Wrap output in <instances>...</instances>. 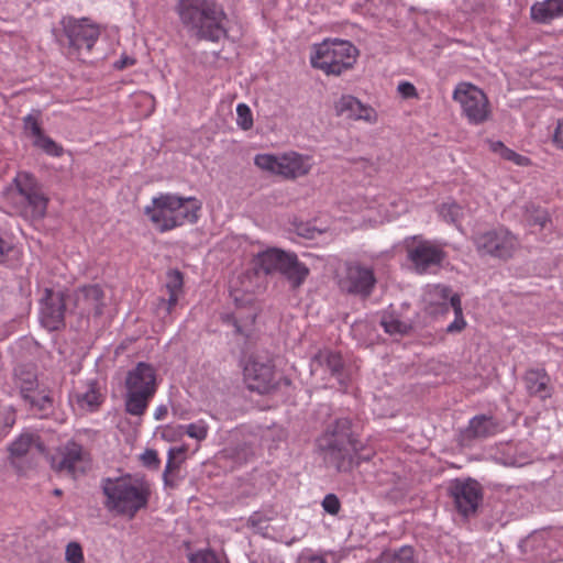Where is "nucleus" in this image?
<instances>
[{"mask_svg":"<svg viewBox=\"0 0 563 563\" xmlns=\"http://www.w3.org/2000/svg\"><path fill=\"white\" fill-rule=\"evenodd\" d=\"M12 464L27 455L32 457L46 453V446L42 438L32 431L22 432L8 448Z\"/></svg>","mask_w":563,"mask_h":563,"instance_id":"nucleus-20","label":"nucleus"},{"mask_svg":"<svg viewBox=\"0 0 563 563\" xmlns=\"http://www.w3.org/2000/svg\"><path fill=\"white\" fill-rule=\"evenodd\" d=\"M73 301L80 317H100L104 307V292L98 284L85 285L73 292Z\"/></svg>","mask_w":563,"mask_h":563,"instance_id":"nucleus-19","label":"nucleus"},{"mask_svg":"<svg viewBox=\"0 0 563 563\" xmlns=\"http://www.w3.org/2000/svg\"><path fill=\"white\" fill-rule=\"evenodd\" d=\"M407 258L418 274H427L440 268L446 260V252L437 241L426 240L421 235L405 240Z\"/></svg>","mask_w":563,"mask_h":563,"instance_id":"nucleus-11","label":"nucleus"},{"mask_svg":"<svg viewBox=\"0 0 563 563\" xmlns=\"http://www.w3.org/2000/svg\"><path fill=\"white\" fill-rule=\"evenodd\" d=\"M529 396L545 400L552 396L550 376L543 368H530L522 377Z\"/></svg>","mask_w":563,"mask_h":563,"instance_id":"nucleus-22","label":"nucleus"},{"mask_svg":"<svg viewBox=\"0 0 563 563\" xmlns=\"http://www.w3.org/2000/svg\"><path fill=\"white\" fill-rule=\"evenodd\" d=\"M224 455L232 460L235 464H244L249 461L251 456H253L252 448L246 442L236 443L235 445H230L223 451Z\"/></svg>","mask_w":563,"mask_h":563,"instance_id":"nucleus-36","label":"nucleus"},{"mask_svg":"<svg viewBox=\"0 0 563 563\" xmlns=\"http://www.w3.org/2000/svg\"><path fill=\"white\" fill-rule=\"evenodd\" d=\"M310 367L311 372H317L319 368H325L329 371L331 376L341 382L344 371V361L339 352L322 350L313 355Z\"/></svg>","mask_w":563,"mask_h":563,"instance_id":"nucleus-27","label":"nucleus"},{"mask_svg":"<svg viewBox=\"0 0 563 563\" xmlns=\"http://www.w3.org/2000/svg\"><path fill=\"white\" fill-rule=\"evenodd\" d=\"M389 563H417L413 549L408 545L401 547L390 555Z\"/></svg>","mask_w":563,"mask_h":563,"instance_id":"nucleus-45","label":"nucleus"},{"mask_svg":"<svg viewBox=\"0 0 563 563\" xmlns=\"http://www.w3.org/2000/svg\"><path fill=\"white\" fill-rule=\"evenodd\" d=\"M531 19L540 24H550L563 16V0L537 1L530 8Z\"/></svg>","mask_w":563,"mask_h":563,"instance_id":"nucleus-29","label":"nucleus"},{"mask_svg":"<svg viewBox=\"0 0 563 563\" xmlns=\"http://www.w3.org/2000/svg\"><path fill=\"white\" fill-rule=\"evenodd\" d=\"M448 494L459 515L465 519L475 516L483 500L482 485L471 477L452 481L448 487Z\"/></svg>","mask_w":563,"mask_h":563,"instance_id":"nucleus-17","label":"nucleus"},{"mask_svg":"<svg viewBox=\"0 0 563 563\" xmlns=\"http://www.w3.org/2000/svg\"><path fill=\"white\" fill-rule=\"evenodd\" d=\"M189 563H221L213 551L202 550L189 556Z\"/></svg>","mask_w":563,"mask_h":563,"instance_id":"nucleus-49","label":"nucleus"},{"mask_svg":"<svg viewBox=\"0 0 563 563\" xmlns=\"http://www.w3.org/2000/svg\"><path fill=\"white\" fill-rule=\"evenodd\" d=\"M297 233L305 239L312 240L316 239V236L319 235L321 231L308 224H300L297 227Z\"/></svg>","mask_w":563,"mask_h":563,"instance_id":"nucleus-53","label":"nucleus"},{"mask_svg":"<svg viewBox=\"0 0 563 563\" xmlns=\"http://www.w3.org/2000/svg\"><path fill=\"white\" fill-rule=\"evenodd\" d=\"M21 399L29 410L38 413L42 418L47 417L54 408L52 390L44 385H38L33 393L25 394Z\"/></svg>","mask_w":563,"mask_h":563,"instance_id":"nucleus-25","label":"nucleus"},{"mask_svg":"<svg viewBox=\"0 0 563 563\" xmlns=\"http://www.w3.org/2000/svg\"><path fill=\"white\" fill-rule=\"evenodd\" d=\"M69 297L64 291L45 288L40 301V321L45 329L58 331L65 327L66 299Z\"/></svg>","mask_w":563,"mask_h":563,"instance_id":"nucleus-18","label":"nucleus"},{"mask_svg":"<svg viewBox=\"0 0 563 563\" xmlns=\"http://www.w3.org/2000/svg\"><path fill=\"white\" fill-rule=\"evenodd\" d=\"M404 98H416L418 96L416 87L409 81H401L397 88Z\"/></svg>","mask_w":563,"mask_h":563,"instance_id":"nucleus-52","label":"nucleus"},{"mask_svg":"<svg viewBox=\"0 0 563 563\" xmlns=\"http://www.w3.org/2000/svg\"><path fill=\"white\" fill-rule=\"evenodd\" d=\"M311 165L309 158L301 154L290 152L279 156L278 175L295 179L309 173Z\"/></svg>","mask_w":563,"mask_h":563,"instance_id":"nucleus-26","label":"nucleus"},{"mask_svg":"<svg viewBox=\"0 0 563 563\" xmlns=\"http://www.w3.org/2000/svg\"><path fill=\"white\" fill-rule=\"evenodd\" d=\"M16 421L15 410L11 407L0 408V439L5 438Z\"/></svg>","mask_w":563,"mask_h":563,"instance_id":"nucleus-39","label":"nucleus"},{"mask_svg":"<svg viewBox=\"0 0 563 563\" xmlns=\"http://www.w3.org/2000/svg\"><path fill=\"white\" fill-rule=\"evenodd\" d=\"M178 302V292H168V298H159L156 309L157 313L161 314L163 318L169 316L172 313V310Z\"/></svg>","mask_w":563,"mask_h":563,"instance_id":"nucleus-44","label":"nucleus"},{"mask_svg":"<svg viewBox=\"0 0 563 563\" xmlns=\"http://www.w3.org/2000/svg\"><path fill=\"white\" fill-rule=\"evenodd\" d=\"M377 284L374 267L358 260L344 263L343 274L339 279L340 289L352 296L367 299Z\"/></svg>","mask_w":563,"mask_h":563,"instance_id":"nucleus-12","label":"nucleus"},{"mask_svg":"<svg viewBox=\"0 0 563 563\" xmlns=\"http://www.w3.org/2000/svg\"><path fill=\"white\" fill-rule=\"evenodd\" d=\"M168 413V408L166 405H159L154 411L155 420H163Z\"/></svg>","mask_w":563,"mask_h":563,"instance_id":"nucleus-58","label":"nucleus"},{"mask_svg":"<svg viewBox=\"0 0 563 563\" xmlns=\"http://www.w3.org/2000/svg\"><path fill=\"white\" fill-rule=\"evenodd\" d=\"M124 387L125 412L142 417L157 391L156 371L153 365L139 362L126 373Z\"/></svg>","mask_w":563,"mask_h":563,"instance_id":"nucleus-5","label":"nucleus"},{"mask_svg":"<svg viewBox=\"0 0 563 563\" xmlns=\"http://www.w3.org/2000/svg\"><path fill=\"white\" fill-rule=\"evenodd\" d=\"M459 102L467 122L472 125L485 123L492 114L489 101L484 91L468 82H461L456 86L452 96Z\"/></svg>","mask_w":563,"mask_h":563,"instance_id":"nucleus-13","label":"nucleus"},{"mask_svg":"<svg viewBox=\"0 0 563 563\" xmlns=\"http://www.w3.org/2000/svg\"><path fill=\"white\" fill-rule=\"evenodd\" d=\"M357 56L358 49L350 41L325 38L313 45L310 63L327 75L340 76L354 66Z\"/></svg>","mask_w":563,"mask_h":563,"instance_id":"nucleus-7","label":"nucleus"},{"mask_svg":"<svg viewBox=\"0 0 563 563\" xmlns=\"http://www.w3.org/2000/svg\"><path fill=\"white\" fill-rule=\"evenodd\" d=\"M321 506L323 510L331 516H336L341 510V501L339 497L332 493L324 496Z\"/></svg>","mask_w":563,"mask_h":563,"instance_id":"nucleus-46","label":"nucleus"},{"mask_svg":"<svg viewBox=\"0 0 563 563\" xmlns=\"http://www.w3.org/2000/svg\"><path fill=\"white\" fill-rule=\"evenodd\" d=\"M476 250L484 255H490L500 260H507L512 256L519 242L515 234L507 228L498 227L474 238Z\"/></svg>","mask_w":563,"mask_h":563,"instance_id":"nucleus-16","label":"nucleus"},{"mask_svg":"<svg viewBox=\"0 0 563 563\" xmlns=\"http://www.w3.org/2000/svg\"><path fill=\"white\" fill-rule=\"evenodd\" d=\"M65 558L68 563H84V553L78 542H69L66 547Z\"/></svg>","mask_w":563,"mask_h":563,"instance_id":"nucleus-47","label":"nucleus"},{"mask_svg":"<svg viewBox=\"0 0 563 563\" xmlns=\"http://www.w3.org/2000/svg\"><path fill=\"white\" fill-rule=\"evenodd\" d=\"M13 383L20 397L33 393L40 384L37 368L33 364H20L13 369Z\"/></svg>","mask_w":563,"mask_h":563,"instance_id":"nucleus-30","label":"nucleus"},{"mask_svg":"<svg viewBox=\"0 0 563 563\" xmlns=\"http://www.w3.org/2000/svg\"><path fill=\"white\" fill-rule=\"evenodd\" d=\"M90 465V454L76 441H67L51 456L52 468L59 473L77 478L86 473Z\"/></svg>","mask_w":563,"mask_h":563,"instance_id":"nucleus-14","label":"nucleus"},{"mask_svg":"<svg viewBox=\"0 0 563 563\" xmlns=\"http://www.w3.org/2000/svg\"><path fill=\"white\" fill-rule=\"evenodd\" d=\"M186 434L197 441H202L208 435V426L203 420H199L194 423H189L184 427Z\"/></svg>","mask_w":563,"mask_h":563,"instance_id":"nucleus-43","label":"nucleus"},{"mask_svg":"<svg viewBox=\"0 0 563 563\" xmlns=\"http://www.w3.org/2000/svg\"><path fill=\"white\" fill-rule=\"evenodd\" d=\"M336 115H344L346 119L373 121L374 110L369 106L362 103L357 98L351 95H343L334 106Z\"/></svg>","mask_w":563,"mask_h":563,"instance_id":"nucleus-23","label":"nucleus"},{"mask_svg":"<svg viewBox=\"0 0 563 563\" xmlns=\"http://www.w3.org/2000/svg\"><path fill=\"white\" fill-rule=\"evenodd\" d=\"M15 199L21 206V214L30 219H42L46 214L48 198L34 175L20 172L13 179Z\"/></svg>","mask_w":563,"mask_h":563,"instance_id":"nucleus-10","label":"nucleus"},{"mask_svg":"<svg viewBox=\"0 0 563 563\" xmlns=\"http://www.w3.org/2000/svg\"><path fill=\"white\" fill-rule=\"evenodd\" d=\"M75 399L81 409L96 411L103 402L104 397L100 391L98 380L88 379L76 391Z\"/></svg>","mask_w":563,"mask_h":563,"instance_id":"nucleus-28","label":"nucleus"},{"mask_svg":"<svg viewBox=\"0 0 563 563\" xmlns=\"http://www.w3.org/2000/svg\"><path fill=\"white\" fill-rule=\"evenodd\" d=\"M232 296L234 298V301L236 302V306L240 307V298L236 294L232 292Z\"/></svg>","mask_w":563,"mask_h":563,"instance_id":"nucleus-59","label":"nucleus"},{"mask_svg":"<svg viewBox=\"0 0 563 563\" xmlns=\"http://www.w3.org/2000/svg\"><path fill=\"white\" fill-rule=\"evenodd\" d=\"M141 461L144 466H146L148 468H154V470H157L161 464L158 454L153 449L145 450V452L141 455Z\"/></svg>","mask_w":563,"mask_h":563,"instance_id":"nucleus-50","label":"nucleus"},{"mask_svg":"<svg viewBox=\"0 0 563 563\" xmlns=\"http://www.w3.org/2000/svg\"><path fill=\"white\" fill-rule=\"evenodd\" d=\"M40 118V110H33L31 113L23 118L24 132L26 133V135L33 137V140H36L44 133L41 126Z\"/></svg>","mask_w":563,"mask_h":563,"instance_id":"nucleus-37","label":"nucleus"},{"mask_svg":"<svg viewBox=\"0 0 563 563\" xmlns=\"http://www.w3.org/2000/svg\"><path fill=\"white\" fill-rule=\"evenodd\" d=\"M54 495H56V496L62 495V489H59V488L54 489Z\"/></svg>","mask_w":563,"mask_h":563,"instance_id":"nucleus-60","label":"nucleus"},{"mask_svg":"<svg viewBox=\"0 0 563 563\" xmlns=\"http://www.w3.org/2000/svg\"><path fill=\"white\" fill-rule=\"evenodd\" d=\"M439 213L448 223H456L462 217V208L456 202L442 203Z\"/></svg>","mask_w":563,"mask_h":563,"instance_id":"nucleus-40","label":"nucleus"},{"mask_svg":"<svg viewBox=\"0 0 563 563\" xmlns=\"http://www.w3.org/2000/svg\"><path fill=\"white\" fill-rule=\"evenodd\" d=\"M174 10L188 36L211 43L229 37V18L218 0H177Z\"/></svg>","mask_w":563,"mask_h":563,"instance_id":"nucleus-1","label":"nucleus"},{"mask_svg":"<svg viewBox=\"0 0 563 563\" xmlns=\"http://www.w3.org/2000/svg\"><path fill=\"white\" fill-rule=\"evenodd\" d=\"M251 563H285L282 556L271 552H262Z\"/></svg>","mask_w":563,"mask_h":563,"instance_id":"nucleus-51","label":"nucleus"},{"mask_svg":"<svg viewBox=\"0 0 563 563\" xmlns=\"http://www.w3.org/2000/svg\"><path fill=\"white\" fill-rule=\"evenodd\" d=\"M200 208V202L194 197L161 194L145 207L144 213L159 232H166L185 223H196Z\"/></svg>","mask_w":563,"mask_h":563,"instance_id":"nucleus-3","label":"nucleus"},{"mask_svg":"<svg viewBox=\"0 0 563 563\" xmlns=\"http://www.w3.org/2000/svg\"><path fill=\"white\" fill-rule=\"evenodd\" d=\"M33 145L41 148L47 155L54 157H59L63 154V147L45 133H43L36 140H33Z\"/></svg>","mask_w":563,"mask_h":563,"instance_id":"nucleus-38","label":"nucleus"},{"mask_svg":"<svg viewBox=\"0 0 563 563\" xmlns=\"http://www.w3.org/2000/svg\"><path fill=\"white\" fill-rule=\"evenodd\" d=\"M347 452L351 457V466L347 470H335L338 473H350L361 463L371 461L374 455L371 450L364 448L361 441L356 442V445L347 448Z\"/></svg>","mask_w":563,"mask_h":563,"instance_id":"nucleus-34","label":"nucleus"},{"mask_svg":"<svg viewBox=\"0 0 563 563\" xmlns=\"http://www.w3.org/2000/svg\"><path fill=\"white\" fill-rule=\"evenodd\" d=\"M135 63H136L135 58L126 56V55H122L120 57V59L114 62L113 67L117 70H122V69H124L126 67L133 66Z\"/></svg>","mask_w":563,"mask_h":563,"instance_id":"nucleus-55","label":"nucleus"},{"mask_svg":"<svg viewBox=\"0 0 563 563\" xmlns=\"http://www.w3.org/2000/svg\"><path fill=\"white\" fill-rule=\"evenodd\" d=\"M501 423L493 416L478 415L473 417L465 430L466 439H486L499 433Z\"/></svg>","mask_w":563,"mask_h":563,"instance_id":"nucleus-24","label":"nucleus"},{"mask_svg":"<svg viewBox=\"0 0 563 563\" xmlns=\"http://www.w3.org/2000/svg\"><path fill=\"white\" fill-rule=\"evenodd\" d=\"M299 563H327V561L321 555L309 554L300 556Z\"/></svg>","mask_w":563,"mask_h":563,"instance_id":"nucleus-57","label":"nucleus"},{"mask_svg":"<svg viewBox=\"0 0 563 563\" xmlns=\"http://www.w3.org/2000/svg\"><path fill=\"white\" fill-rule=\"evenodd\" d=\"M12 249V244L0 236V264L4 263L7 255Z\"/></svg>","mask_w":563,"mask_h":563,"instance_id":"nucleus-56","label":"nucleus"},{"mask_svg":"<svg viewBox=\"0 0 563 563\" xmlns=\"http://www.w3.org/2000/svg\"><path fill=\"white\" fill-rule=\"evenodd\" d=\"M408 307V305H406ZM405 305L400 308H396L390 305L386 310L383 311L380 317V325L384 331L389 335H407L413 328V321L410 318L404 316L402 310Z\"/></svg>","mask_w":563,"mask_h":563,"instance_id":"nucleus-21","label":"nucleus"},{"mask_svg":"<svg viewBox=\"0 0 563 563\" xmlns=\"http://www.w3.org/2000/svg\"><path fill=\"white\" fill-rule=\"evenodd\" d=\"M256 317V309L254 307H250L246 313L236 311L234 313H227L222 316V321L228 325H232L236 335L249 338L251 335Z\"/></svg>","mask_w":563,"mask_h":563,"instance_id":"nucleus-31","label":"nucleus"},{"mask_svg":"<svg viewBox=\"0 0 563 563\" xmlns=\"http://www.w3.org/2000/svg\"><path fill=\"white\" fill-rule=\"evenodd\" d=\"M257 167L278 175L279 157L271 154H257L254 158Z\"/></svg>","mask_w":563,"mask_h":563,"instance_id":"nucleus-41","label":"nucleus"},{"mask_svg":"<svg viewBox=\"0 0 563 563\" xmlns=\"http://www.w3.org/2000/svg\"><path fill=\"white\" fill-rule=\"evenodd\" d=\"M253 264L256 272L265 275L280 274L292 288L300 287L310 273L307 265L298 260L296 253L278 247H267L258 252L254 256Z\"/></svg>","mask_w":563,"mask_h":563,"instance_id":"nucleus-6","label":"nucleus"},{"mask_svg":"<svg viewBox=\"0 0 563 563\" xmlns=\"http://www.w3.org/2000/svg\"><path fill=\"white\" fill-rule=\"evenodd\" d=\"M453 309L454 320L446 327L448 333H457L465 329L461 297L452 292L451 287L437 285L428 294V310L430 313H445Z\"/></svg>","mask_w":563,"mask_h":563,"instance_id":"nucleus-15","label":"nucleus"},{"mask_svg":"<svg viewBox=\"0 0 563 563\" xmlns=\"http://www.w3.org/2000/svg\"><path fill=\"white\" fill-rule=\"evenodd\" d=\"M489 147L492 152L498 154L501 158L514 162L519 166H526L529 163V158L516 153L515 151L508 148L500 141H489Z\"/></svg>","mask_w":563,"mask_h":563,"instance_id":"nucleus-35","label":"nucleus"},{"mask_svg":"<svg viewBox=\"0 0 563 563\" xmlns=\"http://www.w3.org/2000/svg\"><path fill=\"white\" fill-rule=\"evenodd\" d=\"M523 220L530 227L543 229L550 221V217L545 209L530 202L525 206Z\"/></svg>","mask_w":563,"mask_h":563,"instance_id":"nucleus-33","label":"nucleus"},{"mask_svg":"<svg viewBox=\"0 0 563 563\" xmlns=\"http://www.w3.org/2000/svg\"><path fill=\"white\" fill-rule=\"evenodd\" d=\"M183 274L175 269L168 273L167 275V283H166V290L167 292H180L183 289Z\"/></svg>","mask_w":563,"mask_h":563,"instance_id":"nucleus-48","label":"nucleus"},{"mask_svg":"<svg viewBox=\"0 0 563 563\" xmlns=\"http://www.w3.org/2000/svg\"><path fill=\"white\" fill-rule=\"evenodd\" d=\"M236 124L244 131L253 126V115L250 107L245 103L236 106Z\"/></svg>","mask_w":563,"mask_h":563,"instance_id":"nucleus-42","label":"nucleus"},{"mask_svg":"<svg viewBox=\"0 0 563 563\" xmlns=\"http://www.w3.org/2000/svg\"><path fill=\"white\" fill-rule=\"evenodd\" d=\"M60 33L55 37L59 44L67 49V55L71 58L81 59L84 53H90L100 36V27L88 18L76 19L74 16H63L60 22Z\"/></svg>","mask_w":563,"mask_h":563,"instance_id":"nucleus-8","label":"nucleus"},{"mask_svg":"<svg viewBox=\"0 0 563 563\" xmlns=\"http://www.w3.org/2000/svg\"><path fill=\"white\" fill-rule=\"evenodd\" d=\"M243 375L247 388L262 395L275 390L282 384H291L288 377L277 374L274 361L268 355L251 354L243 367Z\"/></svg>","mask_w":563,"mask_h":563,"instance_id":"nucleus-9","label":"nucleus"},{"mask_svg":"<svg viewBox=\"0 0 563 563\" xmlns=\"http://www.w3.org/2000/svg\"><path fill=\"white\" fill-rule=\"evenodd\" d=\"M358 422L351 416L334 418L323 433L316 440L319 455L327 467L347 470L351 457L347 448L356 445L360 441Z\"/></svg>","mask_w":563,"mask_h":563,"instance_id":"nucleus-2","label":"nucleus"},{"mask_svg":"<svg viewBox=\"0 0 563 563\" xmlns=\"http://www.w3.org/2000/svg\"><path fill=\"white\" fill-rule=\"evenodd\" d=\"M101 487L107 497L106 508L117 515L132 519L148 504L151 495L148 487L133 481L130 475L103 478Z\"/></svg>","mask_w":563,"mask_h":563,"instance_id":"nucleus-4","label":"nucleus"},{"mask_svg":"<svg viewBox=\"0 0 563 563\" xmlns=\"http://www.w3.org/2000/svg\"><path fill=\"white\" fill-rule=\"evenodd\" d=\"M185 446L170 448L167 452V462L163 472V481L165 487L175 488L179 481V468L184 459L177 460V455H184L186 453Z\"/></svg>","mask_w":563,"mask_h":563,"instance_id":"nucleus-32","label":"nucleus"},{"mask_svg":"<svg viewBox=\"0 0 563 563\" xmlns=\"http://www.w3.org/2000/svg\"><path fill=\"white\" fill-rule=\"evenodd\" d=\"M553 142L559 148L563 150V118L558 121L553 133Z\"/></svg>","mask_w":563,"mask_h":563,"instance_id":"nucleus-54","label":"nucleus"}]
</instances>
